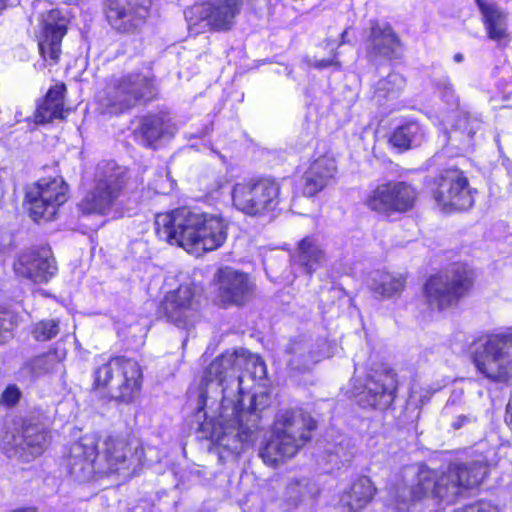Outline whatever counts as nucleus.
<instances>
[{"mask_svg":"<svg viewBox=\"0 0 512 512\" xmlns=\"http://www.w3.org/2000/svg\"><path fill=\"white\" fill-rule=\"evenodd\" d=\"M239 356L237 349H226L204 369L202 381L207 384L217 382L225 393V383L229 378L235 377V372L239 371Z\"/></svg>","mask_w":512,"mask_h":512,"instance_id":"30","label":"nucleus"},{"mask_svg":"<svg viewBox=\"0 0 512 512\" xmlns=\"http://www.w3.org/2000/svg\"><path fill=\"white\" fill-rule=\"evenodd\" d=\"M470 417L467 415H458L455 420L452 422L451 427L454 430L461 429L464 425L470 422Z\"/></svg>","mask_w":512,"mask_h":512,"instance_id":"43","label":"nucleus"},{"mask_svg":"<svg viewBox=\"0 0 512 512\" xmlns=\"http://www.w3.org/2000/svg\"><path fill=\"white\" fill-rule=\"evenodd\" d=\"M65 461L69 474L74 477L83 479L101 478L98 446L94 442L76 441L71 445Z\"/></svg>","mask_w":512,"mask_h":512,"instance_id":"26","label":"nucleus"},{"mask_svg":"<svg viewBox=\"0 0 512 512\" xmlns=\"http://www.w3.org/2000/svg\"><path fill=\"white\" fill-rule=\"evenodd\" d=\"M391 77H385L378 81L377 87L375 90V95L379 98H389L393 93H397L391 87L392 83L389 80Z\"/></svg>","mask_w":512,"mask_h":512,"instance_id":"40","label":"nucleus"},{"mask_svg":"<svg viewBox=\"0 0 512 512\" xmlns=\"http://www.w3.org/2000/svg\"><path fill=\"white\" fill-rule=\"evenodd\" d=\"M420 191L405 180H386L373 186L362 200L363 206L378 216L390 218L416 209Z\"/></svg>","mask_w":512,"mask_h":512,"instance_id":"12","label":"nucleus"},{"mask_svg":"<svg viewBox=\"0 0 512 512\" xmlns=\"http://www.w3.org/2000/svg\"><path fill=\"white\" fill-rule=\"evenodd\" d=\"M445 89H446L450 94H452V95H454V94H455V91H454V89H453V85H452V84H448V85L445 87Z\"/></svg>","mask_w":512,"mask_h":512,"instance_id":"47","label":"nucleus"},{"mask_svg":"<svg viewBox=\"0 0 512 512\" xmlns=\"http://www.w3.org/2000/svg\"><path fill=\"white\" fill-rule=\"evenodd\" d=\"M60 332V322L57 319H42L36 322L31 330L32 337L37 342H47L54 339Z\"/></svg>","mask_w":512,"mask_h":512,"instance_id":"35","label":"nucleus"},{"mask_svg":"<svg viewBox=\"0 0 512 512\" xmlns=\"http://www.w3.org/2000/svg\"><path fill=\"white\" fill-rule=\"evenodd\" d=\"M202 287L194 280L179 283L164 293L156 309V319L181 330L195 327L201 317Z\"/></svg>","mask_w":512,"mask_h":512,"instance_id":"11","label":"nucleus"},{"mask_svg":"<svg viewBox=\"0 0 512 512\" xmlns=\"http://www.w3.org/2000/svg\"><path fill=\"white\" fill-rule=\"evenodd\" d=\"M69 20L59 8L47 11L36 34L37 50L44 68L57 66L62 58V42L69 30Z\"/></svg>","mask_w":512,"mask_h":512,"instance_id":"19","label":"nucleus"},{"mask_svg":"<svg viewBox=\"0 0 512 512\" xmlns=\"http://www.w3.org/2000/svg\"><path fill=\"white\" fill-rule=\"evenodd\" d=\"M10 0H0V15L10 6Z\"/></svg>","mask_w":512,"mask_h":512,"instance_id":"44","label":"nucleus"},{"mask_svg":"<svg viewBox=\"0 0 512 512\" xmlns=\"http://www.w3.org/2000/svg\"><path fill=\"white\" fill-rule=\"evenodd\" d=\"M454 60H455L456 62H461V61L463 60V55H462V54H460V53L455 54V55H454Z\"/></svg>","mask_w":512,"mask_h":512,"instance_id":"48","label":"nucleus"},{"mask_svg":"<svg viewBox=\"0 0 512 512\" xmlns=\"http://www.w3.org/2000/svg\"><path fill=\"white\" fill-rule=\"evenodd\" d=\"M22 398V392L16 384H9L0 395V405L11 409L16 407Z\"/></svg>","mask_w":512,"mask_h":512,"instance_id":"37","label":"nucleus"},{"mask_svg":"<svg viewBox=\"0 0 512 512\" xmlns=\"http://www.w3.org/2000/svg\"><path fill=\"white\" fill-rule=\"evenodd\" d=\"M238 380V398L232 402L231 415H226L225 397L220 405L217 417H208L206 407L209 398V384L201 380L196 413H203L204 420L199 423L197 432L200 439L208 440L223 452L240 454L254 441V434L259 429V423L264 410L270 407V397L266 392L255 393L251 396L249 406L244 408V390L242 388L244 374L236 376Z\"/></svg>","mask_w":512,"mask_h":512,"instance_id":"1","label":"nucleus"},{"mask_svg":"<svg viewBox=\"0 0 512 512\" xmlns=\"http://www.w3.org/2000/svg\"><path fill=\"white\" fill-rule=\"evenodd\" d=\"M47 356H48V353H42V354H40V355L36 356V357L33 359V361H34V362H40V361H42V360H43L45 357H47Z\"/></svg>","mask_w":512,"mask_h":512,"instance_id":"46","label":"nucleus"},{"mask_svg":"<svg viewBox=\"0 0 512 512\" xmlns=\"http://www.w3.org/2000/svg\"><path fill=\"white\" fill-rule=\"evenodd\" d=\"M504 423L512 432V397L509 399L504 413Z\"/></svg>","mask_w":512,"mask_h":512,"instance_id":"42","label":"nucleus"},{"mask_svg":"<svg viewBox=\"0 0 512 512\" xmlns=\"http://www.w3.org/2000/svg\"><path fill=\"white\" fill-rule=\"evenodd\" d=\"M17 323V314L7 307L0 306V345L6 343L7 334H11Z\"/></svg>","mask_w":512,"mask_h":512,"instance_id":"36","label":"nucleus"},{"mask_svg":"<svg viewBox=\"0 0 512 512\" xmlns=\"http://www.w3.org/2000/svg\"><path fill=\"white\" fill-rule=\"evenodd\" d=\"M314 67L319 70L326 69L328 67H335L338 70L341 69V62L338 60V53L334 52L331 58L316 60L314 62Z\"/></svg>","mask_w":512,"mask_h":512,"instance_id":"41","label":"nucleus"},{"mask_svg":"<svg viewBox=\"0 0 512 512\" xmlns=\"http://www.w3.org/2000/svg\"><path fill=\"white\" fill-rule=\"evenodd\" d=\"M403 43L390 23L370 21L369 34L366 39V56L370 61L383 59L394 61L401 57Z\"/></svg>","mask_w":512,"mask_h":512,"instance_id":"22","label":"nucleus"},{"mask_svg":"<svg viewBox=\"0 0 512 512\" xmlns=\"http://www.w3.org/2000/svg\"><path fill=\"white\" fill-rule=\"evenodd\" d=\"M67 92V85L63 81L51 85L36 103L33 113L34 123L46 125L55 120L66 121L71 113V108L66 106Z\"/></svg>","mask_w":512,"mask_h":512,"instance_id":"25","label":"nucleus"},{"mask_svg":"<svg viewBox=\"0 0 512 512\" xmlns=\"http://www.w3.org/2000/svg\"><path fill=\"white\" fill-rule=\"evenodd\" d=\"M425 187L444 213L465 212L474 206L477 189L471 187L466 172L457 166L443 168L425 181Z\"/></svg>","mask_w":512,"mask_h":512,"instance_id":"10","label":"nucleus"},{"mask_svg":"<svg viewBox=\"0 0 512 512\" xmlns=\"http://www.w3.org/2000/svg\"><path fill=\"white\" fill-rule=\"evenodd\" d=\"M245 0H201L184 10L188 29L200 34L207 28L213 33L234 29Z\"/></svg>","mask_w":512,"mask_h":512,"instance_id":"13","label":"nucleus"},{"mask_svg":"<svg viewBox=\"0 0 512 512\" xmlns=\"http://www.w3.org/2000/svg\"><path fill=\"white\" fill-rule=\"evenodd\" d=\"M477 375L492 384L512 382V330L482 333L467 348Z\"/></svg>","mask_w":512,"mask_h":512,"instance_id":"8","label":"nucleus"},{"mask_svg":"<svg viewBox=\"0 0 512 512\" xmlns=\"http://www.w3.org/2000/svg\"><path fill=\"white\" fill-rule=\"evenodd\" d=\"M325 259V252L314 235H307L297 243L295 261L306 274L315 273Z\"/></svg>","mask_w":512,"mask_h":512,"instance_id":"32","label":"nucleus"},{"mask_svg":"<svg viewBox=\"0 0 512 512\" xmlns=\"http://www.w3.org/2000/svg\"><path fill=\"white\" fill-rule=\"evenodd\" d=\"M228 229L229 222L221 212L208 213L189 206L161 212L155 217V232L160 239L196 256L222 247Z\"/></svg>","mask_w":512,"mask_h":512,"instance_id":"2","label":"nucleus"},{"mask_svg":"<svg viewBox=\"0 0 512 512\" xmlns=\"http://www.w3.org/2000/svg\"><path fill=\"white\" fill-rule=\"evenodd\" d=\"M49 430L37 417L22 419L17 433L7 432L8 450L19 453L25 461H32L44 454L49 444Z\"/></svg>","mask_w":512,"mask_h":512,"instance_id":"21","label":"nucleus"},{"mask_svg":"<svg viewBox=\"0 0 512 512\" xmlns=\"http://www.w3.org/2000/svg\"><path fill=\"white\" fill-rule=\"evenodd\" d=\"M126 177L120 172H101L95 174L92 186L77 203L81 216H106L117 205L126 189Z\"/></svg>","mask_w":512,"mask_h":512,"instance_id":"15","label":"nucleus"},{"mask_svg":"<svg viewBox=\"0 0 512 512\" xmlns=\"http://www.w3.org/2000/svg\"><path fill=\"white\" fill-rule=\"evenodd\" d=\"M454 512H498V510L490 501L479 499L455 509Z\"/></svg>","mask_w":512,"mask_h":512,"instance_id":"38","label":"nucleus"},{"mask_svg":"<svg viewBox=\"0 0 512 512\" xmlns=\"http://www.w3.org/2000/svg\"><path fill=\"white\" fill-rule=\"evenodd\" d=\"M158 80L151 68L106 79L98 96L102 114L121 116L159 99Z\"/></svg>","mask_w":512,"mask_h":512,"instance_id":"6","label":"nucleus"},{"mask_svg":"<svg viewBox=\"0 0 512 512\" xmlns=\"http://www.w3.org/2000/svg\"><path fill=\"white\" fill-rule=\"evenodd\" d=\"M144 344L141 336L132 334L130 331L123 332L121 339V350L124 352L138 351Z\"/></svg>","mask_w":512,"mask_h":512,"instance_id":"39","label":"nucleus"},{"mask_svg":"<svg viewBox=\"0 0 512 512\" xmlns=\"http://www.w3.org/2000/svg\"><path fill=\"white\" fill-rule=\"evenodd\" d=\"M143 382V369L136 359L111 355L94 368L90 392L102 399L128 405L141 396Z\"/></svg>","mask_w":512,"mask_h":512,"instance_id":"7","label":"nucleus"},{"mask_svg":"<svg viewBox=\"0 0 512 512\" xmlns=\"http://www.w3.org/2000/svg\"><path fill=\"white\" fill-rule=\"evenodd\" d=\"M426 138V127L415 118H403L386 136L388 147L398 154L420 147Z\"/></svg>","mask_w":512,"mask_h":512,"instance_id":"28","label":"nucleus"},{"mask_svg":"<svg viewBox=\"0 0 512 512\" xmlns=\"http://www.w3.org/2000/svg\"><path fill=\"white\" fill-rule=\"evenodd\" d=\"M378 488L367 475L357 476L338 496L339 512H361L375 500Z\"/></svg>","mask_w":512,"mask_h":512,"instance_id":"27","label":"nucleus"},{"mask_svg":"<svg viewBox=\"0 0 512 512\" xmlns=\"http://www.w3.org/2000/svg\"><path fill=\"white\" fill-rule=\"evenodd\" d=\"M397 389L396 375L391 372L369 376L359 393L358 403L364 409L387 408L394 402Z\"/></svg>","mask_w":512,"mask_h":512,"instance_id":"23","label":"nucleus"},{"mask_svg":"<svg viewBox=\"0 0 512 512\" xmlns=\"http://www.w3.org/2000/svg\"><path fill=\"white\" fill-rule=\"evenodd\" d=\"M406 287V277L394 275L389 272H381L370 287L371 292L379 298H391L401 294Z\"/></svg>","mask_w":512,"mask_h":512,"instance_id":"33","label":"nucleus"},{"mask_svg":"<svg viewBox=\"0 0 512 512\" xmlns=\"http://www.w3.org/2000/svg\"><path fill=\"white\" fill-rule=\"evenodd\" d=\"M211 284L215 287L212 303L223 310L245 306L255 292V283L249 274L231 266L219 267L213 275Z\"/></svg>","mask_w":512,"mask_h":512,"instance_id":"16","label":"nucleus"},{"mask_svg":"<svg viewBox=\"0 0 512 512\" xmlns=\"http://www.w3.org/2000/svg\"><path fill=\"white\" fill-rule=\"evenodd\" d=\"M239 370L248 371L250 377L254 380H261L266 377V364L257 354L251 353L245 348H238Z\"/></svg>","mask_w":512,"mask_h":512,"instance_id":"34","label":"nucleus"},{"mask_svg":"<svg viewBox=\"0 0 512 512\" xmlns=\"http://www.w3.org/2000/svg\"><path fill=\"white\" fill-rule=\"evenodd\" d=\"M14 272L34 283H47L57 272L56 262L44 248L21 253L13 263Z\"/></svg>","mask_w":512,"mask_h":512,"instance_id":"24","label":"nucleus"},{"mask_svg":"<svg viewBox=\"0 0 512 512\" xmlns=\"http://www.w3.org/2000/svg\"><path fill=\"white\" fill-rule=\"evenodd\" d=\"M347 32H348V29H345V30L341 33L340 45H343V44L347 43V40H346Z\"/></svg>","mask_w":512,"mask_h":512,"instance_id":"45","label":"nucleus"},{"mask_svg":"<svg viewBox=\"0 0 512 512\" xmlns=\"http://www.w3.org/2000/svg\"><path fill=\"white\" fill-rule=\"evenodd\" d=\"M478 286V271L466 261H455L429 274L421 293L426 307L439 313L457 307Z\"/></svg>","mask_w":512,"mask_h":512,"instance_id":"5","label":"nucleus"},{"mask_svg":"<svg viewBox=\"0 0 512 512\" xmlns=\"http://www.w3.org/2000/svg\"><path fill=\"white\" fill-rule=\"evenodd\" d=\"M144 454L141 445L123 434H109L102 440L101 450L98 449L100 477H109L128 471L134 461H140Z\"/></svg>","mask_w":512,"mask_h":512,"instance_id":"18","label":"nucleus"},{"mask_svg":"<svg viewBox=\"0 0 512 512\" xmlns=\"http://www.w3.org/2000/svg\"><path fill=\"white\" fill-rule=\"evenodd\" d=\"M490 473L485 461L450 462L446 469L431 468L422 462L409 487L407 499L398 500L401 508L431 500L437 505H452L467 491L479 487Z\"/></svg>","mask_w":512,"mask_h":512,"instance_id":"3","label":"nucleus"},{"mask_svg":"<svg viewBox=\"0 0 512 512\" xmlns=\"http://www.w3.org/2000/svg\"><path fill=\"white\" fill-rule=\"evenodd\" d=\"M102 13L117 33L134 34L146 24L149 7L143 0H103Z\"/></svg>","mask_w":512,"mask_h":512,"instance_id":"20","label":"nucleus"},{"mask_svg":"<svg viewBox=\"0 0 512 512\" xmlns=\"http://www.w3.org/2000/svg\"><path fill=\"white\" fill-rule=\"evenodd\" d=\"M131 122L137 124L132 130L134 141L145 148L155 149L157 142L165 135L166 121L162 113L136 116Z\"/></svg>","mask_w":512,"mask_h":512,"instance_id":"29","label":"nucleus"},{"mask_svg":"<svg viewBox=\"0 0 512 512\" xmlns=\"http://www.w3.org/2000/svg\"><path fill=\"white\" fill-rule=\"evenodd\" d=\"M69 185L60 175L41 177L25 192L29 216L37 223L52 221L68 201Z\"/></svg>","mask_w":512,"mask_h":512,"instance_id":"14","label":"nucleus"},{"mask_svg":"<svg viewBox=\"0 0 512 512\" xmlns=\"http://www.w3.org/2000/svg\"><path fill=\"white\" fill-rule=\"evenodd\" d=\"M284 201L282 182L269 174H254L237 180L231 188L232 206L243 215L263 218L280 210Z\"/></svg>","mask_w":512,"mask_h":512,"instance_id":"9","label":"nucleus"},{"mask_svg":"<svg viewBox=\"0 0 512 512\" xmlns=\"http://www.w3.org/2000/svg\"><path fill=\"white\" fill-rule=\"evenodd\" d=\"M475 4L482 15V23L488 38L495 41L507 38V14L494 2L475 0Z\"/></svg>","mask_w":512,"mask_h":512,"instance_id":"31","label":"nucleus"},{"mask_svg":"<svg viewBox=\"0 0 512 512\" xmlns=\"http://www.w3.org/2000/svg\"><path fill=\"white\" fill-rule=\"evenodd\" d=\"M318 421L302 407H290L278 413L270 438L262 445L259 456L263 463L276 468L296 457L313 439Z\"/></svg>","mask_w":512,"mask_h":512,"instance_id":"4","label":"nucleus"},{"mask_svg":"<svg viewBox=\"0 0 512 512\" xmlns=\"http://www.w3.org/2000/svg\"><path fill=\"white\" fill-rule=\"evenodd\" d=\"M339 169L335 156L326 151L313 155L302 174L301 180L293 187V198L313 199L338 182Z\"/></svg>","mask_w":512,"mask_h":512,"instance_id":"17","label":"nucleus"}]
</instances>
